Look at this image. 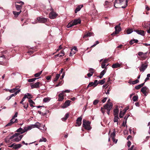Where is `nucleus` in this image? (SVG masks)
Returning a JSON list of instances; mask_svg holds the SVG:
<instances>
[{
	"label": "nucleus",
	"instance_id": "f257e3e1",
	"mask_svg": "<svg viewBox=\"0 0 150 150\" xmlns=\"http://www.w3.org/2000/svg\"><path fill=\"white\" fill-rule=\"evenodd\" d=\"M127 1L126 0H115L114 6L116 8L120 7L122 8H125L127 5Z\"/></svg>",
	"mask_w": 150,
	"mask_h": 150
},
{
	"label": "nucleus",
	"instance_id": "f03ea898",
	"mask_svg": "<svg viewBox=\"0 0 150 150\" xmlns=\"http://www.w3.org/2000/svg\"><path fill=\"white\" fill-rule=\"evenodd\" d=\"M104 108H101V110L102 113L104 114L105 111L104 109L106 110H110L112 108V104L111 103H110L109 104H106L104 106Z\"/></svg>",
	"mask_w": 150,
	"mask_h": 150
},
{
	"label": "nucleus",
	"instance_id": "7ed1b4c3",
	"mask_svg": "<svg viewBox=\"0 0 150 150\" xmlns=\"http://www.w3.org/2000/svg\"><path fill=\"white\" fill-rule=\"evenodd\" d=\"M81 22V20L80 19H78L75 20L72 22H71L69 23V24L67 25V28H69L72 26L76 25L78 24H79Z\"/></svg>",
	"mask_w": 150,
	"mask_h": 150
},
{
	"label": "nucleus",
	"instance_id": "20e7f679",
	"mask_svg": "<svg viewBox=\"0 0 150 150\" xmlns=\"http://www.w3.org/2000/svg\"><path fill=\"white\" fill-rule=\"evenodd\" d=\"M91 122L89 121L83 120V126L85 129L88 130H90L91 129L90 126Z\"/></svg>",
	"mask_w": 150,
	"mask_h": 150
},
{
	"label": "nucleus",
	"instance_id": "39448f33",
	"mask_svg": "<svg viewBox=\"0 0 150 150\" xmlns=\"http://www.w3.org/2000/svg\"><path fill=\"white\" fill-rule=\"evenodd\" d=\"M49 10L51 11L49 14V18L51 19H54L56 18L57 14L55 12L53 11V8L50 7V9Z\"/></svg>",
	"mask_w": 150,
	"mask_h": 150
},
{
	"label": "nucleus",
	"instance_id": "423d86ee",
	"mask_svg": "<svg viewBox=\"0 0 150 150\" xmlns=\"http://www.w3.org/2000/svg\"><path fill=\"white\" fill-rule=\"evenodd\" d=\"M120 23L115 27V31L111 34V35H115L118 34L121 30V28L120 27Z\"/></svg>",
	"mask_w": 150,
	"mask_h": 150
},
{
	"label": "nucleus",
	"instance_id": "0eeeda50",
	"mask_svg": "<svg viewBox=\"0 0 150 150\" xmlns=\"http://www.w3.org/2000/svg\"><path fill=\"white\" fill-rule=\"evenodd\" d=\"M148 64V62L147 61H145L144 63H142L139 68L140 71L144 72L147 68Z\"/></svg>",
	"mask_w": 150,
	"mask_h": 150
},
{
	"label": "nucleus",
	"instance_id": "6e6552de",
	"mask_svg": "<svg viewBox=\"0 0 150 150\" xmlns=\"http://www.w3.org/2000/svg\"><path fill=\"white\" fill-rule=\"evenodd\" d=\"M48 19L47 18L39 17L37 18V22L35 23L32 22V23L35 24L37 23V22L41 23H45L46 22Z\"/></svg>",
	"mask_w": 150,
	"mask_h": 150
},
{
	"label": "nucleus",
	"instance_id": "1a4fd4ad",
	"mask_svg": "<svg viewBox=\"0 0 150 150\" xmlns=\"http://www.w3.org/2000/svg\"><path fill=\"white\" fill-rule=\"evenodd\" d=\"M18 120L17 119H15L12 118L10 120V122L8 123L6 126L5 127H7L9 126H11L13 124L16 123L18 122Z\"/></svg>",
	"mask_w": 150,
	"mask_h": 150
},
{
	"label": "nucleus",
	"instance_id": "9d476101",
	"mask_svg": "<svg viewBox=\"0 0 150 150\" xmlns=\"http://www.w3.org/2000/svg\"><path fill=\"white\" fill-rule=\"evenodd\" d=\"M71 101L70 100H67L62 106V108H64L68 107L70 105V103Z\"/></svg>",
	"mask_w": 150,
	"mask_h": 150
},
{
	"label": "nucleus",
	"instance_id": "9b49d317",
	"mask_svg": "<svg viewBox=\"0 0 150 150\" xmlns=\"http://www.w3.org/2000/svg\"><path fill=\"white\" fill-rule=\"evenodd\" d=\"M98 81L97 80H96L94 81V82H91L89 83L87 86V87H90L92 86H93V87H95L96 86L97 84Z\"/></svg>",
	"mask_w": 150,
	"mask_h": 150
},
{
	"label": "nucleus",
	"instance_id": "f8f14e48",
	"mask_svg": "<svg viewBox=\"0 0 150 150\" xmlns=\"http://www.w3.org/2000/svg\"><path fill=\"white\" fill-rule=\"evenodd\" d=\"M40 84V82H38L34 84H30V86L32 88H37L39 87V85Z\"/></svg>",
	"mask_w": 150,
	"mask_h": 150
},
{
	"label": "nucleus",
	"instance_id": "ddd939ff",
	"mask_svg": "<svg viewBox=\"0 0 150 150\" xmlns=\"http://www.w3.org/2000/svg\"><path fill=\"white\" fill-rule=\"evenodd\" d=\"M115 129H114L113 132L111 134L110 137L111 138L113 142H115V143H116L117 140H116V141H115Z\"/></svg>",
	"mask_w": 150,
	"mask_h": 150
},
{
	"label": "nucleus",
	"instance_id": "4468645a",
	"mask_svg": "<svg viewBox=\"0 0 150 150\" xmlns=\"http://www.w3.org/2000/svg\"><path fill=\"white\" fill-rule=\"evenodd\" d=\"M23 137V135H21L19 136H18V137H15L12 140L14 142H18L21 140Z\"/></svg>",
	"mask_w": 150,
	"mask_h": 150
},
{
	"label": "nucleus",
	"instance_id": "2eb2a0df",
	"mask_svg": "<svg viewBox=\"0 0 150 150\" xmlns=\"http://www.w3.org/2000/svg\"><path fill=\"white\" fill-rule=\"evenodd\" d=\"M82 118L81 117H78L76 120V123L79 126H80L81 124V120Z\"/></svg>",
	"mask_w": 150,
	"mask_h": 150
},
{
	"label": "nucleus",
	"instance_id": "dca6fc26",
	"mask_svg": "<svg viewBox=\"0 0 150 150\" xmlns=\"http://www.w3.org/2000/svg\"><path fill=\"white\" fill-rule=\"evenodd\" d=\"M148 89L147 87L146 86L143 87L141 89V91L142 92L143 94L145 95H146L147 90Z\"/></svg>",
	"mask_w": 150,
	"mask_h": 150
},
{
	"label": "nucleus",
	"instance_id": "f3484780",
	"mask_svg": "<svg viewBox=\"0 0 150 150\" xmlns=\"http://www.w3.org/2000/svg\"><path fill=\"white\" fill-rule=\"evenodd\" d=\"M5 61V56L3 55L0 57V64H3Z\"/></svg>",
	"mask_w": 150,
	"mask_h": 150
},
{
	"label": "nucleus",
	"instance_id": "a211bd4d",
	"mask_svg": "<svg viewBox=\"0 0 150 150\" xmlns=\"http://www.w3.org/2000/svg\"><path fill=\"white\" fill-rule=\"evenodd\" d=\"M64 93L62 92L59 94L58 100L59 101H62L64 99Z\"/></svg>",
	"mask_w": 150,
	"mask_h": 150
},
{
	"label": "nucleus",
	"instance_id": "6ab92c4d",
	"mask_svg": "<svg viewBox=\"0 0 150 150\" xmlns=\"http://www.w3.org/2000/svg\"><path fill=\"white\" fill-rule=\"evenodd\" d=\"M134 31L136 32L137 34L142 35H144V31L142 30H135Z\"/></svg>",
	"mask_w": 150,
	"mask_h": 150
},
{
	"label": "nucleus",
	"instance_id": "aec40b11",
	"mask_svg": "<svg viewBox=\"0 0 150 150\" xmlns=\"http://www.w3.org/2000/svg\"><path fill=\"white\" fill-rule=\"evenodd\" d=\"M83 5L82 4L77 6L75 9V13H76L77 12L81 10V8L83 7Z\"/></svg>",
	"mask_w": 150,
	"mask_h": 150
},
{
	"label": "nucleus",
	"instance_id": "412c9836",
	"mask_svg": "<svg viewBox=\"0 0 150 150\" xmlns=\"http://www.w3.org/2000/svg\"><path fill=\"white\" fill-rule=\"evenodd\" d=\"M121 65L118 63H116L115 64H113L112 65V67L113 68H116L118 67H120Z\"/></svg>",
	"mask_w": 150,
	"mask_h": 150
},
{
	"label": "nucleus",
	"instance_id": "4be33fe9",
	"mask_svg": "<svg viewBox=\"0 0 150 150\" xmlns=\"http://www.w3.org/2000/svg\"><path fill=\"white\" fill-rule=\"evenodd\" d=\"M24 97L25 98H28L30 99V98H32L33 97L31 94L29 93H27L25 94L24 96Z\"/></svg>",
	"mask_w": 150,
	"mask_h": 150
},
{
	"label": "nucleus",
	"instance_id": "5701e85b",
	"mask_svg": "<svg viewBox=\"0 0 150 150\" xmlns=\"http://www.w3.org/2000/svg\"><path fill=\"white\" fill-rule=\"evenodd\" d=\"M143 26L145 28L148 29L150 27V24L147 23H144Z\"/></svg>",
	"mask_w": 150,
	"mask_h": 150
},
{
	"label": "nucleus",
	"instance_id": "b1692460",
	"mask_svg": "<svg viewBox=\"0 0 150 150\" xmlns=\"http://www.w3.org/2000/svg\"><path fill=\"white\" fill-rule=\"evenodd\" d=\"M93 33H87L86 34H85L83 37V38H85L86 37H90L91 36L93 35Z\"/></svg>",
	"mask_w": 150,
	"mask_h": 150
},
{
	"label": "nucleus",
	"instance_id": "393cba45",
	"mask_svg": "<svg viewBox=\"0 0 150 150\" xmlns=\"http://www.w3.org/2000/svg\"><path fill=\"white\" fill-rule=\"evenodd\" d=\"M145 53H143L142 52H139L138 53V55L140 56L141 58H145Z\"/></svg>",
	"mask_w": 150,
	"mask_h": 150
},
{
	"label": "nucleus",
	"instance_id": "a878e982",
	"mask_svg": "<svg viewBox=\"0 0 150 150\" xmlns=\"http://www.w3.org/2000/svg\"><path fill=\"white\" fill-rule=\"evenodd\" d=\"M31 125L33 127V128L36 127L39 128L40 127V124L39 122H37L36 124Z\"/></svg>",
	"mask_w": 150,
	"mask_h": 150
},
{
	"label": "nucleus",
	"instance_id": "bb28decb",
	"mask_svg": "<svg viewBox=\"0 0 150 150\" xmlns=\"http://www.w3.org/2000/svg\"><path fill=\"white\" fill-rule=\"evenodd\" d=\"M15 7L17 10L19 11L20 10H21V9L22 8V6L16 4Z\"/></svg>",
	"mask_w": 150,
	"mask_h": 150
},
{
	"label": "nucleus",
	"instance_id": "cd10ccee",
	"mask_svg": "<svg viewBox=\"0 0 150 150\" xmlns=\"http://www.w3.org/2000/svg\"><path fill=\"white\" fill-rule=\"evenodd\" d=\"M22 146V145L21 144H16L14 143V149H17Z\"/></svg>",
	"mask_w": 150,
	"mask_h": 150
},
{
	"label": "nucleus",
	"instance_id": "c85d7f7f",
	"mask_svg": "<svg viewBox=\"0 0 150 150\" xmlns=\"http://www.w3.org/2000/svg\"><path fill=\"white\" fill-rule=\"evenodd\" d=\"M19 135H20V134L18 133H16L14 134L13 135L11 136L10 138L9 139H13L15 137H18V136H19Z\"/></svg>",
	"mask_w": 150,
	"mask_h": 150
},
{
	"label": "nucleus",
	"instance_id": "c756f323",
	"mask_svg": "<svg viewBox=\"0 0 150 150\" xmlns=\"http://www.w3.org/2000/svg\"><path fill=\"white\" fill-rule=\"evenodd\" d=\"M144 83L138 85L137 86H136L135 87V88L136 89H137V90L139 89L141 87H142V86H143L144 85Z\"/></svg>",
	"mask_w": 150,
	"mask_h": 150
},
{
	"label": "nucleus",
	"instance_id": "7c9ffc66",
	"mask_svg": "<svg viewBox=\"0 0 150 150\" xmlns=\"http://www.w3.org/2000/svg\"><path fill=\"white\" fill-rule=\"evenodd\" d=\"M28 101L30 105L32 107H34L35 106L33 105V104H35L34 102L31 99H29Z\"/></svg>",
	"mask_w": 150,
	"mask_h": 150
},
{
	"label": "nucleus",
	"instance_id": "2f4dec72",
	"mask_svg": "<svg viewBox=\"0 0 150 150\" xmlns=\"http://www.w3.org/2000/svg\"><path fill=\"white\" fill-rule=\"evenodd\" d=\"M64 52L63 50H62L61 52L59 53L58 54H57V56H58L59 57H61L62 56H64Z\"/></svg>",
	"mask_w": 150,
	"mask_h": 150
},
{
	"label": "nucleus",
	"instance_id": "473e14b6",
	"mask_svg": "<svg viewBox=\"0 0 150 150\" xmlns=\"http://www.w3.org/2000/svg\"><path fill=\"white\" fill-rule=\"evenodd\" d=\"M118 110L117 109H115L114 110V114L115 116H118Z\"/></svg>",
	"mask_w": 150,
	"mask_h": 150
},
{
	"label": "nucleus",
	"instance_id": "72a5a7b5",
	"mask_svg": "<svg viewBox=\"0 0 150 150\" xmlns=\"http://www.w3.org/2000/svg\"><path fill=\"white\" fill-rule=\"evenodd\" d=\"M125 113L126 112H124L123 111H120L119 114V117L121 118H122L124 115L125 114Z\"/></svg>",
	"mask_w": 150,
	"mask_h": 150
},
{
	"label": "nucleus",
	"instance_id": "f704fd0d",
	"mask_svg": "<svg viewBox=\"0 0 150 150\" xmlns=\"http://www.w3.org/2000/svg\"><path fill=\"white\" fill-rule=\"evenodd\" d=\"M21 11L20 10V11L18 12H17L16 11H13V14L15 16H17L21 12Z\"/></svg>",
	"mask_w": 150,
	"mask_h": 150
},
{
	"label": "nucleus",
	"instance_id": "c9c22d12",
	"mask_svg": "<svg viewBox=\"0 0 150 150\" xmlns=\"http://www.w3.org/2000/svg\"><path fill=\"white\" fill-rule=\"evenodd\" d=\"M138 42V40H137L134 39L130 40L129 42V43L131 45L133 44L135 42Z\"/></svg>",
	"mask_w": 150,
	"mask_h": 150
},
{
	"label": "nucleus",
	"instance_id": "e433bc0d",
	"mask_svg": "<svg viewBox=\"0 0 150 150\" xmlns=\"http://www.w3.org/2000/svg\"><path fill=\"white\" fill-rule=\"evenodd\" d=\"M50 100V98L49 97L44 98L43 99L44 102L46 103L49 102Z\"/></svg>",
	"mask_w": 150,
	"mask_h": 150
},
{
	"label": "nucleus",
	"instance_id": "4c0bfd02",
	"mask_svg": "<svg viewBox=\"0 0 150 150\" xmlns=\"http://www.w3.org/2000/svg\"><path fill=\"white\" fill-rule=\"evenodd\" d=\"M107 69V68L106 67L105 68L104 70H103V71H102L100 73V75H101L103 76L105 73H106V70Z\"/></svg>",
	"mask_w": 150,
	"mask_h": 150
},
{
	"label": "nucleus",
	"instance_id": "58836bf2",
	"mask_svg": "<svg viewBox=\"0 0 150 150\" xmlns=\"http://www.w3.org/2000/svg\"><path fill=\"white\" fill-rule=\"evenodd\" d=\"M105 78L103 79L100 80L98 81V83L99 84L102 85L104 83L105 81Z\"/></svg>",
	"mask_w": 150,
	"mask_h": 150
},
{
	"label": "nucleus",
	"instance_id": "ea45409f",
	"mask_svg": "<svg viewBox=\"0 0 150 150\" xmlns=\"http://www.w3.org/2000/svg\"><path fill=\"white\" fill-rule=\"evenodd\" d=\"M16 132H20L21 133V134H23L24 133V132H23V129L21 128V127H20L17 130Z\"/></svg>",
	"mask_w": 150,
	"mask_h": 150
},
{
	"label": "nucleus",
	"instance_id": "a19ab883",
	"mask_svg": "<svg viewBox=\"0 0 150 150\" xmlns=\"http://www.w3.org/2000/svg\"><path fill=\"white\" fill-rule=\"evenodd\" d=\"M42 71L38 72L34 74V76L36 77H38L40 76V74H42Z\"/></svg>",
	"mask_w": 150,
	"mask_h": 150
},
{
	"label": "nucleus",
	"instance_id": "79ce46f5",
	"mask_svg": "<svg viewBox=\"0 0 150 150\" xmlns=\"http://www.w3.org/2000/svg\"><path fill=\"white\" fill-rule=\"evenodd\" d=\"M37 79L36 78H33L30 79H28L27 80L29 82H33L35 81Z\"/></svg>",
	"mask_w": 150,
	"mask_h": 150
},
{
	"label": "nucleus",
	"instance_id": "37998d69",
	"mask_svg": "<svg viewBox=\"0 0 150 150\" xmlns=\"http://www.w3.org/2000/svg\"><path fill=\"white\" fill-rule=\"evenodd\" d=\"M133 31L132 29H129L126 30L127 34H129L131 33Z\"/></svg>",
	"mask_w": 150,
	"mask_h": 150
},
{
	"label": "nucleus",
	"instance_id": "c03bdc74",
	"mask_svg": "<svg viewBox=\"0 0 150 150\" xmlns=\"http://www.w3.org/2000/svg\"><path fill=\"white\" fill-rule=\"evenodd\" d=\"M119 119L118 116H115L114 119V122H117V124L118 125V119Z\"/></svg>",
	"mask_w": 150,
	"mask_h": 150
},
{
	"label": "nucleus",
	"instance_id": "a18cd8bd",
	"mask_svg": "<svg viewBox=\"0 0 150 150\" xmlns=\"http://www.w3.org/2000/svg\"><path fill=\"white\" fill-rule=\"evenodd\" d=\"M132 99L134 102L137 101L138 100V96H134L133 97Z\"/></svg>",
	"mask_w": 150,
	"mask_h": 150
},
{
	"label": "nucleus",
	"instance_id": "49530a36",
	"mask_svg": "<svg viewBox=\"0 0 150 150\" xmlns=\"http://www.w3.org/2000/svg\"><path fill=\"white\" fill-rule=\"evenodd\" d=\"M60 76V74H57L55 78L54 79V81H57Z\"/></svg>",
	"mask_w": 150,
	"mask_h": 150
},
{
	"label": "nucleus",
	"instance_id": "de8ad7c7",
	"mask_svg": "<svg viewBox=\"0 0 150 150\" xmlns=\"http://www.w3.org/2000/svg\"><path fill=\"white\" fill-rule=\"evenodd\" d=\"M47 141V139L46 138H45L42 137V138L40 139L39 142H46Z\"/></svg>",
	"mask_w": 150,
	"mask_h": 150
},
{
	"label": "nucleus",
	"instance_id": "09e8293b",
	"mask_svg": "<svg viewBox=\"0 0 150 150\" xmlns=\"http://www.w3.org/2000/svg\"><path fill=\"white\" fill-rule=\"evenodd\" d=\"M99 102V100H95L93 102V104L94 105H96Z\"/></svg>",
	"mask_w": 150,
	"mask_h": 150
},
{
	"label": "nucleus",
	"instance_id": "8fccbe9b",
	"mask_svg": "<svg viewBox=\"0 0 150 150\" xmlns=\"http://www.w3.org/2000/svg\"><path fill=\"white\" fill-rule=\"evenodd\" d=\"M16 93H15L14 94H11L10 96H9V99H8V100H10L13 96H15L16 95Z\"/></svg>",
	"mask_w": 150,
	"mask_h": 150
},
{
	"label": "nucleus",
	"instance_id": "3c124183",
	"mask_svg": "<svg viewBox=\"0 0 150 150\" xmlns=\"http://www.w3.org/2000/svg\"><path fill=\"white\" fill-rule=\"evenodd\" d=\"M139 82V80L138 79H136V80H135V81H133L132 82V83L133 84H135L136 83H138Z\"/></svg>",
	"mask_w": 150,
	"mask_h": 150
},
{
	"label": "nucleus",
	"instance_id": "603ef678",
	"mask_svg": "<svg viewBox=\"0 0 150 150\" xmlns=\"http://www.w3.org/2000/svg\"><path fill=\"white\" fill-rule=\"evenodd\" d=\"M89 71L90 72L93 74L94 72V69L93 68H90L89 69Z\"/></svg>",
	"mask_w": 150,
	"mask_h": 150
},
{
	"label": "nucleus",
	"instance_id": "864d4df0",
	"mask_svg": "<svg viewBox=\"0 0 150 150\" xmlns=\"http://www.w3.org/2000/svg\"><path fill=\"white\" fill-rule=\"evenodd\" d=\"M18 3L20 4V5H21L22 6L24 4V3L23 2L20 1H17L15 3V4Z\"/></svg>",
	"mask_w": 150,
	"mask_h": 150
},
{
	"label": "nucleus",
	"instance_id": "5fc2aeb1",
	"mask_svg": "<svg viewBox=\"0 0 150 150\" xmlns=\"http://www.w3.org/2000/svg\"><path fill=\"white\" fill-rule=\"evenodd\" d=\"M106 64L105 63H103V62L102 64H101V67L102 68H105L106 67H105V65H106Z\"/></svg>",
	"mask_w": 150,
	"mask_h": 150
},
{
	"label": "nucleus",
	"instance_id": "6e6d98bb",
	"mask_svg": "<svg viewBox=\"0 0 150 150\" xmlns=\"http://www.w3.org/2000/svg\"><path fill=\"white\" fill-rule=\"evenodd\" d=\"M27 127V128L28 130H30L32 129L33 128V127H32V126L31 125H30V126H28L27 127Z\"/></svg>",
	"mask_w": 150,
	"mask_h": 150
},
{
	"label": "nucleus",
	"instance_id": "4d7b16f0",
	"mask_svg": "<svg viewBox=\"0 0 150 150\" xmlns=\"http://www.w3.org/2000/svg\"><path fill=\"white\" fill-rule=\"evenodd\" d=\"M25 98L24 97H23V98L22 99L21 101L20 102V103L23 105H24V104L23 103V102L25 100Z\"/></svg>",
	"mask_w": 150,
	"mask_h": 150
},
{
	"label": "nucleus",
	"instance_id": "13d9d810",
	"mask_svg": "<svg viewBox=\"0 0 150 150\" xmlns=\"http://www.w3.org/2000/svg\"><path fill=\"white\" fill-rule=\"evenodd\" d=\"M99 43V42L98 41H97L96 42V43L94 44L93 45L91 46V47H93L97 45Z\"/></svg>",
	"mask_w": 150,
	"mask_h": 150
},
{
	"label": "nucleus",
	"instance_id": "bf43d9fd",
	"mask_svg": "<svg viewBox=\"0 0 150 150\" xmlns=\"http://www.w3.org/2000/svg\"><path fill=\"white\" fill-rule=\"evenodd\" d=\"M127 123V119H126V120L125 121V122H124L122 124V126L124 127H125L126 125V126L127 127V126L126 125V124Z\"/></svg>",
	"mask_w": 150,
	"mask_h": 150
},
{
	"label": "nucleus",
	"instance_id": "052dcab7",
	"mask_svg": "<svg viewBox=\"0 0 150 150\" xmlns=\"http://www.w3.org/2000/svg\"><path fill=\"white\" fill-rule=\"evenodd\" d=\"M23 132H24V133L28 131V130L27 127H24V128L23 129Z\"/></svg>",
	"mask_w": 150,
	"mask_h": 150
},
{
	"label": "nucleus",
	"instance_id": "680f3d73",
	"mask_svg": "<svg viewBox=\"0 0 150 150\" xmlns=\"http://www.w3.org/2000/svg\"><path fill=\"white\" fill-rule=\"evenodd\" d=\"M107 98L105 97L103 98L102 100V101L103 103H104L106 100Z\"/></svg>",
	"mask_w": 150,
	"mask_h": 150
},
{
	"label": "nucleus",
	"instance_id": "e2e57ef3",
	"mask_svg": "<svg viewBox=\"0 0 150 150\" xmlns=\"http://www.w3.org/2000/svg\"><path fill=\"white\" fill-rule=\"evenodd\" d=\"M28 103H27L26 104V105H24L23 106V107H24V108L26 109H27L28 108Z\"/></svg>",
	"mask_w": 150,
	"mask_h": 150
},
{
	"label": "nucleus",
	"instance_id": "0e129e2a",
	"mask_svg": "<svg viewBox=\"0 0 150 150\" xmlns=\"http://www.w3.org/2000/svg\"><path fill=\"white\" fill-rule=\"evenodd\" d=\"M62 92L64 93H70L71 92V91L69 90H66L65 91H63Z\"/></svg>",
	"mask_w": 150,
	"mask_h": 150
},
{
	"label": "nucleus",
	"instance_id": "69168bd1",
	"mask_svg": "<svg viewBox=\"0 0 150 150\" xmlns=\"http://www.w3.org/2000/svg\"><path fill=\"white\" fill-rule=\"evenodd\" d=\"M93 74L90 72V73H89L87 74V76L88 77H90L91 76H92Z\"/></svg>",
	"mask_w": 150,
	"mask_h": 150
},
{
	"label": "nucleus",
	"instance_id": "338daca9",
	"mask_svg": "<svg viewBox=\"0 0 150 150\" xmlns=\"http://www.w3.org/2000/svg\"><path fill=\"white\" fill-rule=\"evenodd\" d=\"M131 142L130 141H128L127 142V145L128 147H130V145H131Z\"/></svg>",
	"mask_w": 150,
	"mask_h": 150
},
{
	"label": "nucleus",
	"instance_id": "774afa93",
	"mask_svg": "<svg viewBox=\"0 0 150 150\" xmlns=\"http://www.w3.org/2000/svg\"><path fill=\"white\" fill-rule=\"evenodd\" d=\"M134 146V145H132L131 147L128 150H136L135 149H133Z\"/></svg>",
	"mask_w": 150,
	"mask_h": 150
}]
</instances>
